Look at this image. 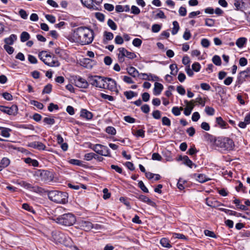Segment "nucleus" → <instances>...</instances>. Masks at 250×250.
I'll use <instances>...</instances> for the list:
<instances>
[{
  "label": "nucleus",
  "instance_id": "nucleus-62",
  "mask_svg": "<svg viewBox=\"0 0 250 250\" xmlns=\"http://www.w3.org/2000/svg\"><path fill=\"white\" fill-rule=\"evenodd\" d=\"M95 17L100 21H104V15L103 13H96Z\"/></svg>",
  "mask_w": 250,
  "mask_h": 250
},
{
  "label": "nucleus",
  "instance_id": "nucleus-26",
  "mask_svg": "<svg viewBox=\"0 0 250 250\" xmlns=\"http://www.w3.org/2000/svg\"><path fill=\"white\" fill-rule=\"evenodd\" d=\"M104 42L106 43L107 41H110L113 39L114 35L112 33L107 31H105L104 34Z\"/></svg>",
  "mask_w": 250,
  "mask_h": 250
},
{
  "label": "nucleus",
  "instance_id": "nucleus-42",
  "mask_svg": "<svg viewBox=\"0 0 250 250\" xmlns=\"http://www.w3.org/2000/svg\"><path fill=\"white\" fill-rule=\"evenodd\" d=\"M103 146L102 145H101V144H96L95 145H94L93 147H92L91 148L95 152H96L97 153L100 154V153H101V150L102 148V147H103Z\"/></svg>",
  "mask_w": 250,
  "mask_h": 250
},
{
  "label": "nucleus",
  "instance_id": "nucleus-25",
  "mask_svg": "<svg viewBox=\"0 0 250 250\" xmlns=\"http://www.w3.org/2000/svg\"><path fill=\"white\" fill-rule=\"evenodd\" d=\"M102 148L103 149H102L101 150V153H100V155L104 156L111 157L110 150L106 146L103 145Z\"/></svg>",
  "mask_w": 250,
  "mask_h": 250
},
{
  "label": "nucleus",
  "instance_id": "nucleus-43",
  "mask_svg": "<svg viewBox=\"0 0 250 250\" xmlns=\"http://www.w3.org/2000/svg\"><path fill=\"white\" fill-rule=\"evenodd\" d=\"M31 104L40 109H42L44 106L43 104L42 103L35 100L31 101Z\"/></svg>",
  "mask_w": 250,
  "mask_h": 250
},
{
  "label": "nucleus",
  "instance_id": "nucleus-54",
  "mask_svg": "<svg viewBox=\"0 0 250 250\" xmlns=\"http://www.w3.org/2000/svg\"><path fill=\"white\" fill-rule=\"evenodd\" d=\"M2 97L7 101H11L13 99L12 95L8 92H4L2 94Z\"/></svg>",
  "mask_w": 250,
  "mask_h": 250
},
{
  "label": "nucleus",
  "instance_id": "nucleus-34",
  "mask_svg": "<svg viewBox=\"0 0 250 250\" xmlns=\"http://www.w3.org/2000/svg\"><path fill=\"white\" fill-rule=\"evenodd\" d=\"M173 27L171 31V33L172 35H175L178 32L180 27L179 25V23L177 21H174L173 22Z\"/></svg>",
  "mask_w": 250,
  "mask_h": 250
},
{
  "label": "nucleus",
  "instance_id": "nucleus-44",
  "mask_svg": "<svg viewBox=\"0 0 250 250\" xmlns=\"http://www.w3.org/2000/svg\"><path fill=\"white\" fill-rule=\"evenodd\" d=\"M105 131L107 133L114 135L116 133V129L112 126H108L105 129Z\"/></svg>",
  "mask_w": 250,
  "mask_h": 250
},
{
  "label": "nucleus",
  "instance_id": "nucleus-8",
  "mask_svg": "<svg viewBox=\"0 0 250 250\" xmlns=\"http://www.w3.org/2000/svg\"><path fill=\"white\" fill-rule=\"evenodd\" d=\"M52 236L56 242L64 243L66 241L65 235L60 231H54L52 232Z\"/></svg>",
  "mask_w": 250,
  "mask_h": 250
},
{
  "label": "nucleus",
  "instance_id": "nucleus-21",
  "mask_svg": "<svg viewBox=\"0 0 250 250\" xmlns=\"http://www.w3.org/2000/svg\"><path fill=\"white\" fill-rule=\"evenodd\" d=\"M82 4L88 8H93L97 10V8H94L93 3L94 0H81Z\"/></svg>",
  "mask_w": 250,
  "mask_h": 250
},
{
  "label": "nucleus",
  "instance_id": "nucleus-19",
  "mask_svg": "<svg viewBox=\"0 0 250 250\" xmlns=\"http://www.w3.org/2000/svg\"><path fill=\"white\" fill-rule=\"evenodd\" d=\"M17 36L15 34H11L8 38H5L4 40L5 45H12L14 41L17 40Z\"/></svg>",
  "mask_w": 250,
  "mask_h": 250
},
{
  "label": "nucleus",
  "instance_id": "nucleus-35",
  "mask_svg": "<svg viewBox=\"0 0 250 250\" xmlns=\"http://www.w3.org/2000/svg\"><path fill=\"white\" fill-rule=\"evenodd\" d=\"M11 129L9 128L4 127L1 131V135L3 137L8 138L10 137L9 132L11 131Z\"/></svg>",
  "mask_w": 250,
  "mask_h": 250
},
{
  "label": "nucleus",
  "instance_id": "nucleus-51",
  "mask_svg": "<svg viewBox=\"0 0 250 250\" xmlns=\"http://www.w3.org/2000/svg\"><path fill=\"white\" fill-rule=\"evenodd\" d=\"M32 191L39 193H43L44 192V189L38 186H35L32 188Z\"/></svg>",
  "mask_w": 250,
  "mask_h": 250
},
{
  "label": "nucleus",
  "instance_id": "nucleus-48",
  "mask_svg": "<svg viewBox=\"0 0 250 250\" xmlns=\"http://www.w3.org/2000/svg\"><path fill=\"white\" fill-rule=\"evenodd\" d=\"M107 25L113 30H115L117 28L116 24L111 19L108 20Z\"/></svg>",
  "mask_w": 250,
  "mask_h": 250
},
{
  "label": "nucleus",
  "instance_id": "nucleus-5",
  "mask_svg": "<svg viewBox=\"0 0 250 250\" xmlns=\"http://www.w3.org/2000/svg\"><path fill=\"white\" fill-rule=\"evenodd\" d=\"M35 175L39 178L40 180L46 183L52 181L54 178L52 172L47 170H38L35 172Z\"/></svg>",
  "mask_w": 250,
  "mask_h": 250
},
{
  "label": "nucleus",
  "instance_id": "nucleus-20",
  "mask_svg": "<svg viewBox=\"0 0 250 250\" xmlns=\"http://www.w3.org/2000/svg\"><path fill=\"white\" fill-rule=\"evenodd\" d=\"M126 70L129 75L133 77L139 76V73L138 71L133 66H129V67H127L126 68Z\"/></svg>",
  "mask_w": 250,
  "mask_h": 250
},
{
  "label": "nucleus",
  "instance_id": "nucleus-53",
  "mask_svg": "<svg viewBox=\"0 0 250 250\" xmlns=\"http://www.w3.org/2000/svg\"><path fill=\"white\" fill-rule=\"evenodd\" d=\"M214 22V20L212 19H206L205 20V25L209 27L213 26Z\"/></svg>",
  "mask_w": 250,
  "mask_h": 250
},
{
  "label": "nucleus",
  "instance_id": "nucleus-61",
  "mask_svg": "<svg viewBox=\"0 0 250 250\" xmlns=\"http://www.w3.org/2000/svg\"><path fill=\"white\" fill-rule=\"evenodd\" d=\"M201 68L200 64L199 62H194L192 65V69L195 72H199Z\"/></svg>",
  "mask_w": 250,
  "mask_h": 250
},
{
  "label": "nucleus",
  "instance_id": "nucleus-17",
  "mask_svg": "<svg viewBox=\"0 0 250 250\" xmlns=\"http://www.w3.org/2000/svg\"><path fill=\"white\" fill-rule=\"evenodd\" d=\"M164 88L163 85L159 83L156 82L154 83L153 93L155 95H159L161 94Z\"/></svg>",
  "mask_w": 250,
  "mask_h": 250
},
{
  "label": "nucleus",
  "instance_id": "nucleus-60",
  "mask_svg": "<svg viewBox=\"0 0 250 250\" xmlns=\"http://www.w3.org/2000/svg\"><path fill=\"white\" fill-rule=\"evenodd\" d=\"M19 14L23 19H26L27 18L28 14L23 9H20L19 12Z\"/></svg>",
  "mask_w": 250,
  "mask_h": 250
},
{
  "label": "nucleus",
  "instance_id": "nucleus-9",
  "mask_svg": "<svg viewBox=\"0 0 250 250\" xmlns=\"http://www.w3.org/2000/svg\"><path fill=\"white\" fill-rule=\"evenodd\" d=\"M250 78V67H248L246 70L241 71L237 77V82L239 84L242 83L246 79Z\"/></svg>",
  "mask_w": 250,
  "mask_h": 250
},
{
  "label": "nucleus",
  "instance_id": "nucleus-29",
  "mask_svg": "<svg viewBox=\"0 0 250 250\" xmlns=\"http://www.w3.org/2000/svg\"><path fill=\"white\" fill-rule=\"evenodd\" d=\"M240 200L238 199H235L233 201V203L236 205L237 208H239L242 210H247L248 209V208L245 205H241V204H240Z\"/></svg>",
  "mask_w": 250,
  "mask_h": 250
},
{
  "label": "nucleus",
  "instance_id": "nucleus-1",
  "mask_svg": "<svg viewBox=\"0 0 250 250\" xmlns=\"http://www.w3.org/2000/svg\"><path fill=\"white\" fill-rule=\"evenodd\" d=\"M94 34L93 30L85 26H81L74 30L73 37L76 42L82 45H86L92 42Z\"/></svg>",
  "mask_w": 250,
  "mask_h": 250
},
{
  "label": "nucleus",
  "instance_id": "nucleus-32",
  "mask_svg": "<svg viewBox=\"0 0 250 250\" xmlns=\"http://www.w3.org/2000/svg\"><path fill=\"white\" fill-rule=\"evenodd\" d=\"M184 164L190 168L192 167L193 165H194L195 167H196L187 155L184 156Z\"/></svg>",
  "mask_w": 250,
  "mask_h": 250
},
{
  "label": "nucleus",
  "instance_id": "nucleus-46",
  "mask_svg": "<svg viewBox=\"0 0 250 250\" xmlns=\"http://www.w3.org/2000/svg\"><path fill=\"white\" fill-rule=\"evenodd\" d=\"M69 162L70 164L78 166H83L82 161H81L79 160L72 159L69 161Z\"/></svg>",
  "mask_w": 250,
  "mask_h": 250
},
{
  "label": "nucleus",
  "instance_id": "nucleus-16",
  "mask_svg": "<svg viewBox=\"0 0 250 250\" xmlns=\"http://www.w3.org/2000/svg\"><path fill=\"white\" fill-rule=\"evenodd\" d=\"M140 200L145 202L146 203L149 205H150L152 207H154L155 206V203L153 202L151 199H150L148 197L144 195H140L137 197Z\"/></svg>",
  "mask_w": 250,
  "mask_h": 250
},
{
  "label": "nucleus",
  "instance_id": "nucleus-64",
  "mask_svg": "<svg viewBox=\"0 0 250 250\" xmlns=\"http://www.w3.org/2000/svg\"><path fill=\"white\" fill-rule=\"evenodd\" d=\"M152 116L155 119H160L161 118V112L158 110L154 111L152 113Z\"/></svg>",
  "mask_w": 250,
  "mask_h": 250
},
{
  "label": "nucleus",
  "instance_id": "nucleus-22",
  "mask_svg": "<svg viewBox=\"0 0 250 250\" xmlns=\"http://www.w3.org/2000/svg\"><path fill=\"white\" fill-rule=\"evenodd\" d=\"M244 2L243 0H234V5L237 10H242L244 6Z\"/></svg>",
  "mask_w": 250,
  "mask_h": 250
},
{
  "label": "nucleus",
  "instance_id": "nucleus-14",
  "mask_svg": "<svg viewBox=\"0 0 250 250\" xmlns=\"http://www.w3.org/2000/svg\"><path fill=\"white\" fill-rule=\"evenodd\" d=\"M99 79H101L100 76H90L88 77V81L90 84L98 87L99 84Z\"/></svg>",
  "mask_w": 250,
  "mask_h": 250
},
{
  "label": "nucleus",
  "instance_id": "nucleus-50",
  "mask_svg": "<svg viewBox=\"0 0 250 250\" xmlns=\"http://www.w3.org/2000/svg\"><path fill=\"white\" fill-rule=\"evenodd\" d=\"M162 124L164 125L169 126L171 125V121L169 118L167 117H163L162 119Z\"/></svg>",
  "mask_w": 250,
  "mask_h": 250
},
{
  "label": "nucleus",
  "instance_id": "nucleus-2",
  "mask_svg": "<svg viewBox=\"0 0 250 250\" xmlns=\"http://www.w3.org/2000/svg\"><path fill=\"white\" fill-rule=\"evenodd\" d=\"M49 199L58 204H65L67 202L68 194L58 190L47 191Z\"/></svg>",
  "mask_w": 250,
  "mask_h": 250
},
{
  "label": "nucleus",
  "instance_id": "nucleus-41",
  "mask_svg": "<svg viewBox=\"0 0 250 250\" xmlns=\"http://www.w3.org/2000/svg\"><path fill=\"white\" fill-rule=\"evenodd\" d=\"M52 85L50 83L47 84L46 85H45L44 87V88L42 90V94H49L51 93L52 91Z\"/></svg>",
  "mask_w": 250,
  "mask_h": 250
},
{
  "label": "nucleus",
  "instance_id": "nucleus-45",
  "mask_svg": "<svg viewBox=\"0 0 250 250\" xmlns=\"http://www.w3.org/2000/svg\"><path fill=\"white\" fill-rule=\"evenodd\" d=\"M213 86L215 88L216 90H217L218 92V94H224L225 93V90L224 89V88L220 86L219 84H217L216 85H213Z\"/></svg>",
  "mask_w": 250,
  "mask_h": 250
},
{
  "label": "nucleus",
  "instance_id": "nucleus-12",
  "mask_svg": "<svg viewBox=\"0 0 250 250\" xmlns=\"http://www.w3.org/2000/svg\"><path fill=\"white\" fill-rule=\"evenodd\" d=\"M105 88L111 91H115L116 89V82L115 80L110 78H107L106 80Z\"/></svg>",
  "mask_w": 250,
  "mask_h": 250
},
{
  "label": "nucleus",
  "instance_id": "nucleus-3",
  "mask_svg": "<svg viewBox=\"0 0 250 250\" xmlns=\"http://www.w3.org/2000/svg\"><path fill=\"white\" fill-rule=\"evenodd\" d=\"M54 220L58 224L64 226H71L76 222V217L72 213H65L60 215Z\"/></svg>",
  "mask_w": 250,
  "mask_h": 250
},
{
  "label": "nucleus",
  "instance_id": "nucleus-18",
  "mask_svg": "<svg viewBox=\"0 0 250 250\" xmlns=\"http://www.w3.org/2000/svg\"><path fill=\"white\" fill-rule=\"evenodd\" d=\"M80 116L88 120L91 119L93 117L92 113L85 109L81 110Z\"/></svg>",
  "mask_w": 250,
  "mask_h": 250
},
{
  "label": "nucleus",
  "instance_id": "nucleus-4",
  "mask_svg": "<svg viewBox=\"0 0 250 250\" xmlns=\"http://www.w3.org/2000/svg\"><path fill=\"white\" fill-rule=\"evenodd\" d=\"M216 146L226 150H233L234 143L232 140L227 137H218L215 140Z\"/></svg>",
  "mask_w": 250,
  "mask_h": 250
},
{
  "label": "nucleus",
  "instance_id": "nucleus-36",
  "mask_svg": "<svg viewBox=\"0 0 250 250\" xmlns=\"http://www.w3.org/2000/svg\"><path fill=\"white\" fill-rule=\"evenodd\" d=\"M169 68L171 70L170 74L175 76L178 71V69L177 68L176 64H170L169 66Z\"/></svg>",
  "mask_w": 250,
  "mask_h": 250
},
{
  "label": "nucleus",
  "instance_id": "nucleus-38",
  "mask_svg": "<svg viewBox=\"0 0 250 250\" xmlns=\"http://www.w3.org/2000/svg\"><path fill=\"white\" fill-rule=\"evenodd\" d=\"M183 110L182 107H178L174 106L172 109V113L175 116H179L181 114V111Z\"/></svg>",
  "mask_w": 250,
  "mask_h": 250
},
{
  "label": "nucleus",
  "instance_id": "nucleus-13",
  "mask_svg": "<svg viewBox=\"0 0 250 250\" xmlns=\"http://www.w3.org/2000/svg\"><path fill=\"white\" fill-rule=\"evenodd\" d=\"M28 146L38 150H45L46 146L40 142H33L28 144Z\"/></svg>",
  "mask_w": 250,
  "mask_h": 250
},
{
  "label": "nucleus",
  "instance_id": "nucleus-6",
  "mask_svg": "<svg viewBox=\"0 0 250 250\" xmlns=\"http://www.w3.org/2000/svg\"><path fill=\"white\" fill-rule=\"evenodd\" d=\"M39 58L47 65L51 67L59 66L60 62L57 60H52L51 62L46 61L47 58L51 59V55L46 53V51H43L39 54Z\"/></svg>",
  "mask_w": 250,
  "mask_h": 250
},
{
  "label": "nucleus",
  "instance_id": "nucleus-37",
  "mask_svg": "<svg viewBox=\"0 0 250 250\" xmlns=\"http://www.w3.org/2000/svg\"><path fill=\"white\" fill-rule=\"evenodd\" d=\"M212 62L214 64L217 66L221 65V59L218 55H215L213 57L212 59Z\"/></svg>",
  "mask_w": 250,
  "mask_h": 250
},
{
  "label": "nucleus",
  "instance_id": "nucleus-7",
  "mask_svg": "<svg viewBox=\"0 0 250 250\" xmlns=\"http://www.w3.org/2000/svg\"><path fill=\"white\" fill-rule=\"evenodd\" d=\"M0 111L9 115L15 116L18 113V108L17 105L14 104L11 107L0 105Z\"/></svg>",
  "mask_w": 250,
  "mask_h": 250
},
{
  "label": "nucleus",
  "instance_id": "nucleus-47",
  "mask_svg": "<svg viewBox=\"0 0 250 250\" xmlns=\"http://www.w3.org/2000/svg\"><path fill=\"white\" fill-rule=\"evenodd\" d=\"M43 121L44 123L49 125H52L55 124V121L54 118H51L48 117H45L43 119Z\"/></svg>",
  "mask_w": 250,
  "mask_h": 250
},
{
  "label": "nucleus",
  "instance_id": "nucleus-24",
  "mask_svg": "<svg viewBox=\"0 0 250 250\" xmlns=\"http://www.w3.org/2000/svg\"><path fill=\"white\" fill-rule=\"evenodd\" d=\"M10 164V160L7 158H3L0 163V171L8 167Z\"/></svg>",
  "mask_w": 250,
  "mask_h": 250
},
{
  "label": "nucleus",
  "instance_id": "nucleus-57",
  "mask_svg": "<svg viewBox=\"0 0 250 250\" xmlns=\"http://www.w3.org/2000/svg\"><path fill=\"white\" fill-rule=\"evenodd\" d=\"M161 28V26L158 24H154L152 26V31L154 33L158 32Z\"/></svg>",
  "mask_w": 250,
  "mask_h": 250
},
{
  "label": "nucleus",
  "instance_id": "nucleus-40",
  "mask_svg": "<svg viewBox=\"0 0 250 250\" xmlns=\"http://www.w3.org/2000/svg\"><path fill=\"white\" fill-rule=\"evenodd\" d=\"M96 154L92 152L86 153L84 156V159L86 161H90L93 158H96Z\"/></svg>",
  "mask_w": 250,
  "mask_h": 250
},
{
  "label": "nucleus",
  "instance_id": "nucleus-28",
  "mask_svg": "<svg viewBox=\"0 0 250 250\" xmlns=\"http://www.w3.org/2000/svg\"><path fill=\"white\" fill-rule=\"evenodd\" d=\"M247 39L244 37L239 38L236 42V44L239 48H242L246 43Z\"/></svg>",
  "mask_w": 250,
  "mask_h": 250
},
{
  "label": "nucleus",
  "instance_id": "nucleus-63",
  "mask_svg": "<svg viewBox=\"0 0 250 250\" xmlns=\"http://www.w3.org/2000/svg\"><path fill=\"white\" fill-rule=\"evenodd\" d=\"M45 18L47 21L50 22L52 23H54L56 21L55 17L52 15H46Z\"/></svg>",
  "mask_w": 250,
  "mask_h": 250
},
{
  "label": "nucleus",
  "instance_id": "nucleus-27",
  "mask_svg": "<svg viewBox=\"0 0 250 250\" xmlns=\"http://www.w3.org/2000/svg\"><path fill=\"white\" fill-rule=\"evenodd\" d=\"M197 178V180L200 183H204L208 180L209 179H208L206 178V175L203 174H195L194 175Z\"/></svg>",
  "mask_w": 250,
  "mask_h": 250
},
{
  "label": "nucleus",
  "instance_id": "nucleus-31",
  "mask_svg": "<svg viewBox=\"0 0 250 250\" xmlns=\"http://www.w3.org/2000/svg\"><path fill=\"white\" fill-rule=\"evenodd\" d=\"M30 38V36L27 32L23 31L21 34V42H25L28 41Z\"/></svg>",
  "mask_w": 250,
  "mask_h": 250
},
{
  "label": "nucleus",
  "instance_id": "nucleus-33",
  "mask_svg": "<svg viewBox=\"0 0 250 250\" xmlns=\"http://www.w3.org/2000/svg\"><path fill=\"white\" fill-rule=\"evenodd\" d=\"M160 243L162 246L165 248H169L171 247V245L169 244V240L166 238H163L160 240Z\"/></svg>",
  "mask_w": 250,
  "mask_h": 250
},
{
  "label": "nucleus",
  "instance_id": "nucleus-55",
  "mask_svg": "<svg viewBox=\"0 0 250 250\" xmlns=\"http://www.w3.org/2000/svg\"><path fill=\"white\" fill-rule=\"evenodd\" d=\"M104 195H103V198L104 199H109L111 196L110 193L108 192V190L107 188H105L103 190Z\"/></svg>",
  "mask_w": 250,
  "mask_h": 250
},
{
  "label": "nucleus",
  "instance_id": "nucleus-58",
  "mask_svg": "<svg viewBox=\"0 0 250 250\" xmlns=\"http://www.w3.org/2000/svg\"><path fill=\"white\" fill-rule=\"evenodd\" d=\"M115 42L117 44H122L124 42V39L122 37L117 35L115 38Z\"/></svg>",
  "mask_w": 250,
  "mask_h": 250
},
{
  "label": "nucleus",
  "instance_id": "nucleus-49",
  "mask_svg": "<svg viewBox=\"0 0 250 250\" xmlns=\"http://www.w3.org/2000/svg\"><path fill=\"white\" fill-rule=\"evenodd\" d=\"M138 187L143 191L145 193H148V190L144 185L142 181H139Z\"/></svg>",
  "mask_w": 250,
  "mask_h": 250
},
{
  "label": "nucleus",
  "instance_id": "nucleus-23",
  "mask_svg": "<svg viewBox=\"0 0 250 250\" xmlns=\"http://www.w3.org/2000/svg\"><path fill=\"white\" fill-rule=\"evenodd\" d=\"M216 123L217 125L221 128H227V123L224 121L222 118L218 117L216 118Z\"/></svg>",
  "mask_w": 250,
  "mask_h": 250
},
{
  "label": "nucleus",
  "instance_id": "nucleus-52",
  "mask_svg": "<svg viewBox=\"0 0 250 250\" xmlns=\"http://www.w3.org/2000/svg\"><path fill=\"white\" fill-rule=\"evenodd\" d=\"M142 43V41L141 39L138 38H135L133 40L132 44L133 45L137 47H139Z\"/></svg>",
  "mask_w": 250,
  "mask_h": 250
},
{
  "label": "nucleus",
  "instance_id": "nucleus-56",
  "mask_svg": "<svg viewBox=\"0 0 250 250\" xmlns=\"http://www.w3.org/2000/svg\"><path fill=\"white\" fill-rule=\"evenodd\" d=\"M201 45L203 47L208 48L210 45L209 41L207 39H203L201 42Z\"/></svg>",
  "mask_w": 250,
  "mask_h": 250
},
{
  "label": "nucleus",
  "instance_id": "nucleus-11",
  "mask_svg": "<svg viewBox=\"0 0 250 250\" xmlns=\"http://www.w3.org/2000/svg\"><path fill=\"white\" fill-rule=\"evenodd\" d=\"M77 225L78 226L76 227L77 228H79L84 231H89L91 229H93V227H94V226L91 222L87 221L82 220L79 222Z\"/></svg>",
  "mask_w": 250,
  "mask_h": 250
},
{
  "label": "nucleus",
  "instance_id": "nucleus-39",
  "mask_svg": "<svg viewBox=\"0 0 250 250\" xmlns=\"http://www.w3.org/2000/svg\"><path fill=\"white\" fill-rule=\"evenodd\" d=\"M124 95L126 97V98L129 100L132 98L133 97L136 96L137 94L132 91H125L124 92Z\"/></svg>",
  "mask_w": 250,
  "mask_h": 250
},
{
  "label": "nucleus",
  "instance_id": "nucleus-15",
  "mask_svg": "<svg viewBox=\"0 0 250 250\" xmlns=\"http://www.w3.org/2000/svg\"><path fill=\"white\" fill-rule=\"evenodd\" d=\"M118 61L120 62H123L125 61V58L126 57V49L124 47H121L118 49Z\"/></svg>",
  "mask_w": 250,
  "mask_h": 250
},
{
  "label": "nucleus",
  "instance_id": "nucleus-10",
  "mask_svg": "<svg viewBox=\"0 0 250 250\" xmlns=\"http://www.w3.org/2000/svg\"><path fill=\"white\" fill-rule=\"evenodd\" d=\"M74 81L75 85L78 87L86 88L88 86L89 84L88 82L80 76H76Z\"/></svg>",
  "mask_w": 250,
  "mask_h": 250
},
{
  "label": "nucleus",
  "instance_id": "nucleus-59",
  "mask_svg": "<svg viewBox=\"0 0 250 250\" xmlns=\"http://www.w3.org/2000/svg\"><path fill=\"white\" fill-rule=\"evenodd\" d=\"M3 48L9 54H12L14 52V49L9 45H4Z\"/></svg>",
  "mask_w": 250,
  "mask_h": 250
},
{
  "label": "nucleus",
  "instance_id": "nucleus-30",
  "mask_svg": "<svg viewBox=\"0 0 250 250\" xmlns=\"http://www.w3.org/2000/svg\"><path fill=\"white\" fill-rule=\"evenodd\" d=\"M106 77L101 76V79H99V84L98 88L105 89L106 83Z\"/></svg>",
  "mask_w": 250,
  "mask_h": 250
}]
</instances>
